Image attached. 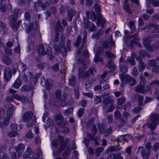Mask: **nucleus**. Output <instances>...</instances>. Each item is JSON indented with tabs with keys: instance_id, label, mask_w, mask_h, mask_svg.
Listing matches in <instances>:
<instances>
[{
	"instance_id": "obj_42",
	"label": "nucleus",
	"mask_w": 159,
	"mask_h": 159,
	"mask_svg": "<svg viewBox=\"0 0 159 159\" xmlns=\"http://www.w3.org/2000/svg\"><path fill=\"white\" fill-rule=\"evenodd\" d=\"M104 149L103 147H99L96 148L95 154L96 156H99L100 153Z\"/></svg>"
},
{
	"instance_id": "obj_5",
	"label": "nucleus",
	"mask_w": 159,
	"mask_h": 159,
	"mask_svg": "<svg viewBox=\"0 0 159 159\" xmlns=\"http://www.w3.org/2000/svg\"><path fill=\"white\" fill-rule=\"evenodd\" d=\"M39 54L41 56H43L45 54L50 55L52 53V50L51 48L46 45L40 46L39 48Z\"/></svg>"
},
{
	"instance_id": "obj_23",
	"label": "nucleus",
	"mask_w": 159,
	"mask_h": 159,
	"mask_svg": "<svg viewBox=\"0 0 159 159\" xmlns=\"http://www.w3.org/2000/svg\"><path fill=\"white\" fill-rule=\"evenodd\" d=\"M137 59L138 60H139L140 61L138 66L139 70V71H143L146 67V65L141 61L142 59L140 58H137Z\"/></svg>"
},
{
	"instance_id": "obj_22",
	"label": "nucleus",
	"mask_w": 159,
	"mask_h": 159,
	"mask_svg": "<svg viewBox=\"0 0 159 159\" xmlns=\"http://www.w3.org/2000/svg\"><path fill=\"white\" fill-rule=\"evenodd\" d=\"M138 32L135 33V34L134 35H129V36H128L127 37L128 39H132V40L131 41V43L132 44L135 43L137 41H138L139 40V39L138 37Z\"/></svg>"
},
{
	"instance_id": "obj_41",
	"label": "nucleus",
	"mask_w": 159,
	"mask_h": 159,
	"mask_svg": "<svg viewBox=\"0 0 159 159\" xmlns=\"http://www.w3.org/2000/svg\"><path fill=\"white\" fill-rule=\"evenodd\" d=\"M7 134L8 136L10 137H14L18 135L17 131H15L14 130H11Z\"/></svg>"
},
{
	"instance_id": "obj_21",
	"label": "nucleus",
	"mask_w": 159,
	"mask_h": 159,
	"mask_svg": "<svg viewBox=\"0 0 159 159\" xmlns=\"http://www.w3.org/2000/svg\"><path fill=\"white\" fill-rule=\"evenodd\" d=\"M21 23L22 20H19L16 23L15 22L14 23H12L11 25V27L14 31H16L19 27L21 25Z\"/></svg>"
},
{
	"instance_id": "obj_56",
	"label": "nucleus",
	"mask_w": 159,
	"mask_h": 159,
	"mask_svg": "<svg viewBox=\"0 0 159 159\" xmlns=\"http://www.w3.org/2000/svg\"><path fill=\"white\" fill-rule=\"evenodd\" d=\"M76 80L75 77L74 76H72L71 79L70 80V85L74 86L76 85Z\"/></svg>"
},
{
	"instance_id": "obj_9",
	"label": "nucleus",
	"mask_w": 159,
	"mask_h": 159,
	"mask_svg": "<svg viewBox=\"0 0 159 159\" xmlns=\"http://www.w3.org/2000/svg\"><path fill=\"white\" fill-rule=\"evenodd\" d=\"M55 30L56 33V35L55 37V39L54 41V43H57L58 39L59 37V32L61 31H63L61 23L58 21L57 22L56 26L55 27Z\"/></svg>"
},
{
	"instance_id": "obj_24",
	"label": "nucleus",
	"mask_w": 159,
	"mask_h": 159,
	"mask_svg": "<svg viewBox=\"0 0 159 159\" xmlns=\"http://www.w3.org/2000/svg\"><path fill=\"white\" fill-rule=\"evenodd\" d=\"M135 98L136 99L138 100L139 106H142L143 105L144 97L143 96L139 94H137L135 95Z\"/></svg>"
},
{
	"instance_id": "obj_59",
	"label": "nucleus",
	"mask_w": 159,
	"mask_h": 159,
	"mask_svg": "<svg viewBox=\"0 0 159 159\" xmlns=\"http://www.w3.org/2000/svg\"><path fill=\"white\" fill-rule=\"evenodd\" d=\"M106 54L107 56V57L109 58H114L115 57L114 54L108 51H106Z\"/></svg>"
},
{
	"instance_id": "obj_53",
	"label": "nucleus",
	"mask_w": 159,
	"mask_h": 159,
	"mask_svg": "<svg viewBox=\"0 0 159 159\" xmlns=\"http://www.w3.org/2000/svg\"><path fill=\"white\" fill-rule=\"evenodd\" d=\"M115 109V106L112 103L110 104L109 107L107 108V112L108 113L112 111Z\"/></svg>"
},
{
	"instance_id": "obj_27",
	"label": "nucleus",
	"mask_w": 159,
	"mask_h": 159,
	"mask_svg": "<svg viewBox=\"0 0 159 159\" xmlns=\"http://www.w3.org/2000/svg\"><path fill=\"white\" fill-rule=\"evenodd\" d=\"M123 7V9L126 12L129 14L131 13V11L129 7L127 0H125L124 1Z\"/></svg>"
},
{
	"instance_id": "obj_3",
	"label": "nucleus",
	"mask_w": 159,
	"mask_h": 159,
	"mask_svg": "<svg viewBox=\"0 0 159 159\" xmlns=\"http://www.w3.org/2000/svg\"><path fill=\"white\" fill-rule=\"evenodd\" d=\"M83 38L82 40V43L81 45L80 48L77 50L76 54L77 55H79L83 51V54L84 57L85 58H88L89 57V52L87 49V46L86 45V40L87 38V33L85 31L83 32Z\"/></svg>"
},
{
	"instance_id": "obj_12",
	"label": "nucleus",
	"mask_w": 159,
	"mask_h": 159,
	"mask_svg": "<svg viewBox=\"0 0 159 159\" xmlns=\"http://www.w3.org/2000/svg\"><path fill=\"white\" fill-rule=\"evenodd\" d=\"M110 43L111 46H113L115 45V43L113 40L111 35H110L108 38V40H106L102 42V47L105 49L108 48L109 46V43Z\"/></svg>"
},
{
	"instance_id": "obj_60",
	"label": "nucleus",
	"mask_w": 159,
	"mask_h": 159,
	"mask_svg": "<svg viewBox=\"0 0 159 159\" xmlns=\"http://www.w3.org/2000/svg\"><path fill=\"white\" fill-rule=\"evenodd\" d=\"M159 148V143L158 142L155 143L153 146V147L152 148L153 151H154L155 152H156L157 151Z\"/></svg>"
},
{
	"instance_id": "obj_51",
	"label": "nucleus",
	"mask_w": 159,
	"mask_h": 159,
	"mask_svg": "<svg viewBox=\"0 0 159 159\" xmlns=\"http://www.w3.org/2000/svg\"><path fill=\"white\" fill-rule=\"evenodd\" d=\"M114 113L116 119H119L122 116L120 112L118 110H116Z\"/></svg>"
},
{
	"instance_id": "obj_63",
	"label": "nucleus",
	"mask_w": 159,
	"mask_h": 159,
	"mask_svg": "<svg viewBox=\"0 0 159 159\" xmlns=\"http://www.w3.org/2000/svg\"><path fill=\"white\" fill-rule=\"evenodd\" d=\"M20 101H21L23 104L26 103L28 102V98L24 96H22Z\"/></svg>"
},
{
	"instance_id": "obj_50",
	"label": "nucleus",
	"mask_w": 159,
	"mask_h": 159,
	"mask_svg": "<svg viewBox=\"0 0 159 159\" xmlns=\"http://www.w3.org/2000/svg\"><path fill=\"white\" fill-rule=\"evenodd\" d=\"M36 122V119L35 116L33 119L32 122L29 121L26 124V125L28 127H30L33 125Z\"/></svg>"
},
{
	"instance_id": "obj_40",
	"label": "nucleus",
	"mask_w": 159,
	"mask_h": 159,
	"mask_svg": "<svg viewBox=\"0 0 159 159\" xmlns=\"http://www.w3.org/2000/svg\"><path fill=\"white\" fill-rule=\"evenodd\" d=\"M107 67L110 69L114 70L115 68V66L113 64V61L111 60H110L108 61L107 65Z\"/></svg>"
},
{
	"instance_id": "obj_13",
	"label": "nucleus",
	"mask_w": 159,
	"mask_h": 159,
	"mask_svg": "<svg viewBox=\"0 0 159 159\" xmlns=\"http://www.w3.org/2000/svg\"><path fill=\"white\" fill-rule=\"evenodd\" d=\"M33 113L31 111L27 112L22 116V119L25 122L29 121L33 117Z\"/></svg>"
},
{
	"instance_id": "obj_20",
	"label": "nucleus",
	"mask_w": 159,
	"mask_h": 159,
	"mask_svg": "<svg viewBox=\"0 0 159 159\" xmlns=\"http://www.w3.org/2000/svg\"><path fill=\"white\" fill-rule=\"evenodd\" d=\"M146 3L147 7H149L150 3H152L154 7L159 6V1L158 0H146Z\"/></svg>"
},
{
	"instance_id": "obj_1",
	"label": "nucleus",
	"mask_w": 159,
	"mask_h": 159,
	"mask_svg": "<svg viewBox=\"0 0 159 159\" xmlns=\"http://www.w3.org/2000/svg\"><path fill=\"white\" fill-rule=\"evenodd\" d=\"M38 28V25H37L36 27H34L33 25L30 23L26 29V31L27 33H31L28 39L29 46H32L34 44L35 35L39 32Z\"/></svg>"
},
{
	"instance_id": "obj_35",
	"label": "nucleus",
	"mask_w": 159,
	"mask_h": 159,
	"mask_svg": "<svg viewBox=\"0 0 159 159\" xmlns=\"http://www.w3.org/2000/svg\"><path fill=\"white\" fill-rule=\"evenodd\" d=\"M127 62L130 63L132 66H134L136 64V62L134 58L132 57H129L126 60L125 62L127 64Z\"/></svg>"
},
{
	"instance_id": "obj_8",
	"label": "nucleus",
	"mask_w": 159,
	"mask_h": 159,
	"mask_svg": "<svg viewBox=\"0 0 159 159\" xmlns=\"http://www.w3.org/2000/svg\"><path fill=\"white\" fill-rule=\"evenodd\" d=\"M122 83L124 84L129 83L131 86H133L136 84V80L131 76L127 75L122 78Z\"/></svg>"
},
{
	"instance_id": "obj_45",
	"label": "nucleus",
	"mask_w": 159,
	"mask_h": 159,
	"mask_svg": "<svg viewBox=\"0 0 159 159\" xmlns=\"http://www.w3.org/2000/svg\"><path fill=\"white\" fill-rule=\"evenodd\" d=\"M125 101V97H122L120 98L117 99V104L119 105H122L124 103Z\"/></svg>"
},
{
	"instance_id": "obj_15",
	"label": "nucleus",
	"mask_w": 159,
	"mask_h": 159,
	"mask_svg": "<svg viewBox=\"0 0 159 159\" xmlns=\"http://www.w3.org/2000/svg\"><path fill=\"white\" fill-rule=\"evenodd\" d=\"M15 149L18 154V158H19L21 155V153L24 151L25 148L24 145L21 144H19L17 146L15 147Z\"/></svg>"
},
{
	"instance_id": "obj_38",
	"label": "nucleus",
	"mask_w": 159,
	"mask_h": 159,
	"mask_svg": "<svg viewBox=\"0 0 159 159\" xmlns=\"http://www.w3.org/2000/svg\"><path fill=\"white\" fill-rule=\"evenodd\" d=\"M6 11V4L2 1L0 2V11L5 12Z\"/></svg>"
},
{
	"instance_id": "obj_36",
	"label": "nucleus",
	"mask_w": 159,
	"mask_h": 159,
	"mask_svg": "<svg viewBox=\"0 0 159 159\" xmlns=\"http://www.w3.org/2000/svg\"><path fill=\"white\" fill-rule=\"evenodd\" d=\"M32 89V87L29 85H25L22 87L20 89L22 92H26L30 91Z\"/></svg>"
},
{
	"instance_id": "obj_25",
	"label": "nucleus",
	"mask_w": 159,
	"mask_h": 159,
	"mask_svg": "<svg viewBox=\"0 0 159 159\" xmlns=\"http://www.w3.org/2000/svg\"><path fill=\"white\" fill-rule=\"evenodd\" d=\"M145 27L148 28V30L152 29L154 30V33H157V30L158 28V25H154L152 23H151L148 25H147Z\"/></svg>"
},
{
	"instance_id": "obj_34",
	"label": "nucleus",
	"mask_w": 159,
	"mask_h": 159,
	"mask_svg": "<svg viewBox=\"0 0 159 159\" xmlns=\"http://www.w3.org/2000/svg\"><path fill=\"white\" fill-rule=\"evenodd\" d=\"M121 154L120 153H111L110 154L107 159H116L117 157Z\"/></svg>"
},
{
	"instance_id": "obj_2",
	"label": "nucleus",
	"mask_w": 159,
	"mask_h": 159,
	"mask_svg": "<svg viewBox=\"0 0 159 159\" xmlns=\"http://www.w3.org/2000/svg\"><path fill=\"white\" fill-rule=\"evenodd\" d=\"M151 120L150 122L146 123V126L150 128L151 131L154 130L157 124H159V114H152L150 116Z\"/></svg>"
},
{
	"instance_id": "obj_31",
	"label": "nucleus",
	"mask_w": 159,
	"mask_h": 159,
	"mask_svg": "<svg viewBox=\"0 0 159 159\" xmlns=\"http://www.w3.org/2000/svg\"><path fill=\"white\" fill-rule=\"evenodd\" d=\"M2 59L4 63L7 65H9L12 63L11 60L7 56H3Z\"/></svg>"
},
{
	"instance_id": "obj_46",
	"label": "nucleus",
	"mask_w": 159,
	"mask_h": 159,
	"mask_svg": "<svg viewBox=\"0 0 159 159\" xmlns=\"http://www.w3.org/2000/svg\"><path fill=\"white\" fill-rule=\"evenodd\" d=\"M94 7L95 8V11L97 13V16L98 14H100V12L101 11V8L100 6L97 3H95L94 5Z\"/></svg>"
},
{
	"instance_id": "obj_32",
	"label": "nucleus",
	"mask_w": 159,
	"mask_h": 159,
	"mask_svg": "<svg viewBox=\"0 0 159 159\" xmlns=\"http://www.w3.org/2000/svg\"><path fill=\"white\" fill-rule=\"evenodd\" d=\"M26 69V65L22 62H19L18 66V69L19 70H20L23 72Z\"/></svg>"
},
{
	"instance_id": "obj_61",
	"label": "nucleus",
	"mask_w": 159,
	"mask_h": 159,
	"mask_svg": "<svg viewBox=\"0 0 159 159\" xmlns=\"http://www.w3.org/2000/svg\"><path fill=\"white\" fill-rule=\"evenodd\" d=\"M55 119L56 121H62L63 120V117L61 114H58L56 115Z\"/></svg>"
},
{
	"instance_id": "obj_37",
	"label": "nucleus",
	"mask_w": 159,
	"mask_h": 159,
	"mask_svg": "<svg viewBox=\"0 0 159 159\" xmlns=\"http://www.w3.org/2000/svg\"><path fill=\"white\" fill-rule=\"evenodd\" d=\"M98 126L100 133L101 134H105V130L103 125L101 124H98Z\"/></svg>"
},
{
	"instance_id": "obj_26",
	"label": "nucleus",
	"mask_w": 159,
	"mask_h": 159,
	"mask_svg": "<svg viewBox=\"0 0 159 159\" xmlns=\"http://www.w3.org/2000/svg\"><path fill=\"white\" fill-rule=\"evenodd\" d=\"M13 111L14 107L12 105H11L9 106L7 111V116L11 118L12 116L13 115Z\"/></svg>"
},
{
	"instance_id": "obj_4",
	"label": "nucleus",
	"mask_w": 159,
	"mask_h": 159,
	"mask_svg": "<svg viewBox=\"0 0 159 159\" xmlns=\"http://www.w3.org/2000/svg\"><path fill=\"white\" fill-rule=\"evenodd\" d=\"M64 45V41L62 40V42L60 43V46L57 43H54L53 45V47L57 53L58 54L61 52L62 56L65 57L66 56V52Z\"/></svg>"
},
{
	"instance_id": "obj_54",
	"label": "nucleus",
	"mask_w": 159,
	"mask_h": 159,
	"mask_svg": "<svg viewBox=\"0 0 159 159\" xmlns=\"http://www.w3.org/2000/svg\"><path fill=\"white\" fill-rule=\"evenodd\" d=\"M5 54L8 56H11L12 54V51L11 49L5 48L4 49Z\"/></svg>"
},
{
	"instance_id": "obj_10",
	"label": "nucleus",
	"mask_w": 159,
	"mask_h": 159,
	"mask_svg": "<svg viewBox=\"0 0 159 159\" xmlns=\"http://www.w3.org/2000/svg\"><path fill=\"white\" fill-rule=\"evenodd\" d=\"M66 147L67 149L63 154V157H64L65 158H67V157L68 156L69 154V149L68 147V146L67 144H66V142H65L64 143L62 144H61V146L60 147V148L58 150V154H59L61 153L62 151Z\"/></svg>"
},
{
	"instance_id": "obj_49",
	"label": "nucleus",
	"mask_w": 159,
	"mask_h": 159,
	"mask_svg": "<svg viewBox=\"0 0 159 159\" xmlns=\"http://www.w3.org/2000/svg\"><path fill=\"white\" fill-rule=\"evenodd\" d=\"M38 152L37 153L34 154L32 156V158L33 159H38L39 157L40 153H41V150L40 149H38Z\"/></svg>"
},
{
	"instance_id": "obj_7",
	"label": "nucleus",
	"mask_w": 159,
	"mask_h": 159,
	"mask_svg": "<svg viewBox=\"0 0 159 159\" xmlns=\"http://www.w3.org/2000/svg\"><path fill=\"white\" fill-rule=\"evenodd\" d=\"M94 70V68H91L87 72H86L79 68L78 75L80 77L83 78L84 80H85L86 79L89 78L90 75L93 74Z\"/></svg>"
},
{
	"instance_id": "obj_19",
	"label": "nucleus",
	"mask_w": 159,
	"mask_h": 159,
	"mask_svg": "<svg viewBox=\"0 0 159 159\" xmlns=\"http://www.w3.org/2000/svg\"><path fill=\"white\" fill-rule=\"evenodd\" d=\"M121 149V147L119 145L113 146L108 148L107 152H111L120 151Z\"/></svg>"
},
{
	"instance_id": "obj_64",
	"label": "nucleus",
	"mask_w": 159,
	"mask_h": 159,
	"mask_svg": "<svg viewBox=\"0 0 159 159\" xmlns=\"http://www.w3.org/2000/svg\"><path fill=\"white\" fill-rule=\"evenodd\" d=\"M152 71L157 74H159V65H157L154 68H153L152 70Z\"/></svg>"
},
{
	"instance_id": "obj_29",
	"label": "nucleus",
	"mask_w": 159,
	"mask_h": 159,
	"mask_svg": "<svg viewBox=\"0 0 159 159\" xmlns=\"http://www.w3.org/2000/svg\"><path fill=\"white\" fill-rule=\"evenodd\" d=\"M22 81L20 79H17L12 85V86L16 89H18L21 85Z\"/></svg>"
},
{
	"instance_id": "obj_52",
	"label": "nucleus",
	"mask_w": 159,
	"mask_h": 159,
	"mask_svg": "<svg viewBox=\"0 0 159 159\" xmlns=\"http://www.w3.org/2000/svg\"><path fill=\"white\" fill-rule=\"evenodd\" d=\"M25 18L26 20L30 21V20L31 16L30 13L28 11H26L25 12Z\"/></svg>"
},
{
	"instance_id": "obj_17",
	"label": "nucleus",
	"mask_w": 159,
	"mask_h": 159,
	"mask_svg": "<svg viewBox=\"0 0 159 159\" xmlns=\"http://www.w3.org/2000/svg\"><path fill=\"white\" fill-rule=\"evenodd\" d=\"M134 90L136 92L145 94L147 92V90L145 89V87L140 84L134 87Z\"/></svg>"
},
{
	"instance_id": "obj_62",
	"label": "nucleus",
	"mask_w": 159,
	"mask_h": 159,
	"mask_svg": "<svg viewBox=\"0 0 159 159\" xmlns=\"http://www.w3.org/2000/svg\"><path fill=\"white\" fill-rule=\"evenodd\" d=\"M101 100V98L98 96H96L94 99V102L95 104L100 103Z\"/></svg>"
},
{
	"instance_id": "obj_44",
	"label": "nucleus",
	"mask_w": 159,
	"mask_h": 159,
	"mask_svg": "<svg viewBox=\"0 0 159 159\" xmlns=\"http://www.w3.org/2000/svg\"><path fill=\"white\" fill-rule=\"evenodd\" d=\"M86 14L87 16L89 19H91L92 17H94V19L96 20L97 16H95L94 13L93 12L91 14L90 11H87L86 12Z\"/></svg>"
},
{
	"instance_id": "obj_57",
	"label": "nucleus",
	"mask_w": 159,
	"mask_h": 159,
	"mask_svg": "<svg viewBox=\"0 0 159 159\" xmlns=\"http://www.w3.org/2000/svg\"><path fill=\"white\" fill-rule=\"evenodd\" d=\"M94 61L95 62L101 61H102V59L99 57L98 54H96L94 59Z\"/></svg>"
},
{
	"instance_id": "obj_55",
	"label": "nucleus",
	"mask_w": 159,
	"mask_h": 159,
	"mask_svg": "<svg viewBox=\"0 0 159 159\" xmlns=\"http://www.w3.org/2000/svg\"><path fill=\"white\" fill-rule=\"evenodd\" d=\"M11 118H10L8 116H6L4 119L3 124L7 126L9 124V120Z\"/></svg>"
},
{
	"instance_id": "obj_33",
	"label": "nucleus",
	"mask_w": 159,
	"mask_h": 159,
	"mask_svg": "<svg viewBox=\"0 0 159 159\" xmlns=\"http://www.w3.org/2000/svg\"><path fill=\"white\" fill-rule=\"evenodd\" d=\"M151 40L152 38L150 37L144 39L143 40V43L144 45L145 46L149 45Z\"/></svg>"
},
{
	"instance_id": "obj_47",
	"label": "nucleus",
	"mask_w": 159,
	"mask_h": 159,
	"mask_svg": "<svg viewBox=\"0 0 159 159\" xmlns=\"http://www.w3.org/2000/svg\"><path fill=\"white\" fill-rule=\"evenodd\" d=\"M17 17L14 15H12L9 17V20L10 21L11 25V24L14 23L16 21Z\"/></svg>"
},
{
	"instance_id": "obj_30",
	"label": "nucleus",
	"mask_w": 159,
	"mask_h": 159,
	"mask_svg": "<svg viewBox=\"0 0 159 159\" xmlns=\"http://www.w3.org/2000/svg\"><path fill=\"white\" fill-rule=\"evenodd\" d=\"M157 63L154 59H150L148 61L147 65L149 67L154 68L157 65Z\"/></svg>"
},
{
	"instance_id": "obj_48",
	"label": "nucleus",
	"mask_w": 159,
	"mask_h": 159,
	"mask_svg": "<svg viewBox=\"0 0 159 159\" xmlns=\"http://www.w3.org/2000/svg\"><path fill=\"white\" fill-rule=\"evenodd\" d=\"M81 41V38L80 36H79L76 39L75 43L74 44V45L76 47H78Z\"/></svg>"
},
{
	"instance_id": "obj_11",
	"label": "nucleus",
	"mask_w": 159,
	"mask_h": 159,
	"mask_svg": "<svg viewBox=\"0 0 159 159\" xmlns=\"http://www.w3.org/2000/svg\"><path fill=\"white\" fill-rule=\"evenodd\" d=\"M150 85L152 87L155 88L153 94L155 96L157 95V97L159 95V88H157V86L159 87V80H153L151 83Z\"/></svg>"
},
{
	"instance_id": "obj_14",
	"label": "nucleus",
	"mask_w": 159,
	"mask_h": 159,
	"mask_svg": "<svg viewBox=\"0 0 159 159\" xmlns=\"http://www.w3.org/2000/svg\"><path fill=\"white\" fill-rule=\"evenodd\" d=\"M114 102V100L112 98H104L102 101L103 109L104 110L107 107L108 104H111Z\"/></svg>"
},
{
	"instance_id": "obj_58",
	"label": "nucleus",
	"mask_w": 159,
	"mask_h": 159,
	"mask_svg": "<svg viewBox=\"0 0 159 159\" xmlns=\"http://www.w3.org/2000/svg\"><path fill=\"white\" fill-rule=\"evenodd\" d=\"M74 94L75 97V98L78 99L79 97V90L78 88L76 87L74 89Z\"/></svg>"
},
{
	"instance_id": "obj_43",
	"label": "nucleus",
	"mask_w": 159,
	"mask_h": 159,
	"mask_svg": "<svg viewBox=\"0 0 159 159\" xmlns=\"http://www.w3.org/2000/svg\"><path fill=\"white\" fill-rule=\"evenodd\" d=\"M120 70L122 73H125L127 72L128 68L125 66L121 64L120 66Z\"/></svg>"
},
{
	"instance_id": "obj_6",
	"label": "nucleus",
	"mask_w": 159,
	"mask_h": 159,
	"mask_svg": "<svg viewBox=\"0 0 159 159\" xmlns=\"http://www.w3.org/2000/svg\"><path fill=\"white\" fill-rule=\"evenodd\" d=\"M137 153L140 154L143 159H148L151 153V150H147L143 147L140 146L138 148Z\"/></svg>"
},
{
	"instance_id": "obj_28",
	"label": "nucleus",
	"mask_w": 159,
	"mask_h": 159,
	"mask_svg": "<svg viewBox=\"0 0 159 159\" xmlns=\"http://www.w3.org/2000/svg\"><path fill=\"white\" fill-rule=\"evenodd\" d=\"M33 153L31 148L30 147H28L25 152V155L23 156V157L25 159H29L28 156L32 155Z\"/></svg>"
},
{
	"instance_id": "obj_39",
	"label": "nucleus",
	"mask_w": 159,
	"mask_h": 159,
	"mask_svg": "<svg viewBox=\"0 0 159 159\" xmlns=\"http://www.w3.org/2000/svg\"><path fill=\"white\" fill-rule=\"evenodd\" d=\"M139 78L140 80V84L145 87V85L146 83V80L145 77L142 75H140Z\"/></svg>"
},
{
	"instance_id": "obj_16",
	"label": "nucleus",
	"mask_w": 159,
	"mask_h": 159,
	"mask_svg": "<svg viewBox=\"0 0 159 159\" xmlns=\"http://www.w3.org/2000/svg\"><path fill=\"white\" fill-rule=\"evenodd\" d=\"M97 19V21L96 24L98 26H99L100 24L101 25V27L102 28H104L103 25L106 22L105 19L103 18L101 14H98V16H97L96 17V20Z\"/></svg>"
},
{
	"instance_id": "obj_18",
	"label": "nucleus",
	"mask_w": 159,
	"mask_h": 159,
	"mask_svg": "<svg viewBox=\"0 0 159 159\" xmlns=\"http://www.w3.org/2000/svg\"><path fill=\"white\" fill-rule=\"evenodd\" d=\"M12 76L11 70L9 68H6L4 73V77L6 80L8 81L11 79Z\"/></svg>"
}]
</instances>
